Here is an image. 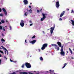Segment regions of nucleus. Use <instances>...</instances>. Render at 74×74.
<instances>
[{
  "label": "nucleus",
  "mask_w": 74,
  "mask_h": 74,
  "mask_svg": "<svg viewBox=\"0 0 74 74\" xmlns=\"http://www.w3.org/2000/svg\"><path fill=\"white\" fill-rule=\"evenodd\" d=\"M25 65L27 68H28V69H30V68H31V67H32V66L28 62H25Z\"/></svg>",
  "instance_id": "obj_1"
},
{
  "label": "nucleus",
  "mask_w": 74,
  "mask_h": 74,
  "mask_svg": "<svg viewBox=\"0 0 74 74\" xmlns=\"http://www.w3.org/2000/svg\"><path fill=\"white\" fill-rule=\"evenodd\" d=\"M46 47H47V43H45L41 47V49L42 50H44Z\"/></svg>",
  "instance_id": "obj_2"
},
{
  "label": "nucleus",
  "mask_w": 74,
  "mask_h": 74,
  "mask_svg": "<svg viewBox=\"0 0 74 74\" xmlns=\"http://www.w3.org/2000/svg\"><path fill=\"white\" fill-rule=\"evenodd\" d=\"M54 29H55L54 27H53L51 28V30H50L51 35H52V33H53V30H54Z\"/></svg>",
  "instance_id": "obj_3"
},
{
  "label": "nucleus",
  "mask_w": 74,
  "mask_h": 74,
  "mask_svg": "<svg viewBox=\"0 0 74 74\" xmlns=\"http://www.w3.org/2000/svg\"><path fill=\"white\" fill-rule=\"evenodd\" d=\"M20 24L21 27H23L24 26V21L23 20H21Z\"/></svg>",
  "instance_id": "obj_4"
},
{
  "label": "nucleus",
  "mask_w": 74,
  "mask_h": 74,
  "mask_svg": "<svg viewBox=\"0 0 74 74\" xmlns=\"http://www.w3.org/2000/svg\"><path fill=\"white\" fill-rule=\"evenodd\" d=\"M56 8H59V6H60V4H59V1H57L56 2Z\"/></svg>",
  "instance_id": "obj_5"
},
{
  "label": "nucleus",
  "mask_w": 74,
  "mask_h": 74,
  "mask_svg": "<svg viewBox=\"0 0 74 74\" xmlns=\"http://www.w3.org/2000/svg\"><path fill=\"white\" fill-rule=\"evenodd\" d=\"M65 11H63L61 13L60 15V18H61V17H62V16H63L64 15V14H65Z\"/></svg>",
  "instance_id": "obj_6"
},
{
  "label": "nucleus",
  "mask_w": 74,
  "mask_h": 74,
  "mask_svg": "<svg viewBox=\"0 0 74 74\" xmlns=\"http://www.w3.org/2000/svg\"><path fill=\"white\" fill-rule=\"evenodd\" d=\"M2 10L4 12L5 14V15H6L7 14V11H6V10L4 8H2Z\"/></svg>",
  "instance_id": "obj_7"
},
{
  "label": "nucleus",
  "mask_w": 74,
  "mask_h": 74,
  "mask_svg": "<svg viewBox=\"0 0 74 74\" xmlns=\"http://www.w3.org/2000/svg\"><path fill=\"white\" fill-rule=\"evenodd\" d=\"M23 2L25 5H27L28 4V1L27 0H24Z\"/></svg>",
  "instance_id": "obj_8"
},
{
  "label": "nucleus",
  "mask_w": 74,
  "mask_h": 74,
  "mask_svg": "<svg viewBox=\"0 0 74 74\" xmlns=\"http://www.w3.org/2000/svg\"><path fill=\"white\" fill-rule=\"evenodd\" d=\"M60 53L61 55H62V56H65V53L63 51H61V52Z\"/></svg>",
  "instance_id": "obj_9"
},
{
  "label": "nucleus",
  "mask_w": 74,
  "mask_h": 74,
  "mask_svg": "<svg viewBox=\"0 0 74 74\" xmlns=\"http://www.w3.org/2000/svg\"><path fill=\"white\" fill-rule=\"evenodd\" d=\"M36 42V40H33L29 42L31 44H34Z\"/></svg>",
  "instance_id": "obj_10"
},
{
  "label": "nucleus",
  "mask_w": 74,
  "mask_h": 74,
  "mask_svg": "<svg viewBox=\"0 0 74 74\" xmlns=\"http://www.w3.org/2000/svg\"><path fill=\"white\" fill-rule=\"evenodd\" d=\"M57 44H58V45H59L60 47H62V44H61V42H57Z\"/></svg>",
  "instance_id": "obj_11"
},
{
  "label": "nucleus",
  "mask_w": 74,
  "mask_h": 74,
  "mask_svg": "<svg viewBox=\"0 0 74 74\" xmlns=\"http://www.w3.org/2000/svg\"><path fill=\"white\" fill-rule=\"evenodd\" d=\"M55 48L56 49H57V51H59V47H58V46L56 45V46H55Z\"/></svg>",
  "instance_id": "obj_12"
},
{
  "label": "nucleus",
  "mask_w": 74,
  "mask_h": 74,
  "mask_svg": "<svg viewBox=\"0 0 74 74\" xmlns=\"http://www.w3.org/2000/svg\"><path fill=\"white\" fill-rule=\"evenodd\" d=\"M1 47H2L3 49L4 50H5L6 51H7V52H8V50H7V49H6L4 47H3V46H1Z\"/></svg>",
  "instance_id": "obj_13"
},
{
  "label": "nucleus",
  "mask_w": 74,
  "mask_h": 74,
  "mask_svg": "<svg viewBox=\"0 0 74 74\" xmlns=\"http://www.w3.org/2000/svg\"><path fill=\"white\" fill-rule=\"evenodd\" d=\"M42 15L43 16V18H41V19H45V18H46V17L45 16V14H42Z\"/></svg>",
  "instance_id": "obj_14"
},
{
  "label": "nucleus",
  "mask_w": 74,
  "mask_h": 74,
  "mask_svg": "<svg viewBox=\"0 0 74 74\" xmlns=\"http://www.w3.org/2000/svg\"><path fill=\"white\" fill-rule=\"evenodd\" d=\"M71 22H72L71 24L73 26H74V21L73 20H71Z\"/></svg>",
  "instance_id": "obj_15"
},
{
  "label": "nucleus",
  "mask_w": 74,
  "mask_h": 74,
  "mask_svg": "<svg viewBox=\"0 0 74 74\" xmlns=\"http://www.w3.org/2000/svg\"><path fill=\"white\" fill-rule=\"evenodd\" d=\"M39 59L41 60V61H43V58H42V57H40L39 58Z\"/></svg>",
  "instance_id": "obj_16"
},
{
  "label": "nucleus",
  "mask_w": 74,
  "mask_h": 74,
  "mask_svg": "<svg viewBox=\"0 0 74 74\" xmlns=\"http://www.w3.org/2000/svg\"><path fill=\"white\" fill-rule=\"evenodd\" d=\"M67 64L65 63L64 64V66L62 68V69H63L64 68V67H65V66H66L67 65Z\"/></svg>",
  "instance_id": "obj_17"
},
{
  "label": "nucleus",
  "mask_w": 74,
  "mask_h": 74,
  "mask_svg": "<svg viewBox=\"0 0 74 74\" xmlns=\"http://www.w3.org/2000/svg\"><path fill=\"white\" fill-rule=\"evenodd\" d=\"M69 51H70L71 54H73V51H72V50H71V49H70V48H69Z\"/></svg>",
  "instance_id": "obj_18"
},
{
  "label": "nucleus",
  "mask_w": 74,
  "mask_h": 74,
  "mask_svg": "<svg viewBox=\"0 0 74 74\" xmlns=\"http://www.w3.org/2000/svg\"><path fill=\"white\" fill-rule=\"evenodd\" d=\"M1 40L2 41H3V42H5V40L3 38L1 39Z\"/></svg>",
  "instance_id": "obj_19"
},
{
  "label": "nucleus",
  "mask_w": 74,
  "mask_h": 74,
  "mask_svg": "<svg viewBox=\"0 0 74 74\" xmlns=\"http://www.w3.org/2000/svg\"><path fill=\"white\" fill-rule=\"evenodd\" d=\"M63 46H61L60 51H63Z\"/></svg>",
  "instance_id": "obj_20"
},
{
  "label": "nucleus",
  "mask_w": 74,
  "mask_h": 74,
  "mask_svg": "<svg viewBox=\"0 0 74 74\" xmlns=\"http://www.w3.org/2000/svg\"><path fill=\"white\" fill-rule=\"evenodd\" d=\"M56 45H55V44H51V45L52 46H53H53L55 47Z\"/></svg>",
  "instance_id": "obj_21"
},
{
  "label": "nucleus",
  "mask_w": 74,
  "mask_h": 74,
  "mask_svg": "<svg viewBox=\"0 0 74 74\" xmlns=\"http://www.w3.org/2000/svg\"><path fill=\"white\" fill-rule=\"evenodd\" d=\"M29 13H32V9H30L29 10Z\"/></svg>",
  "instance_id": "obj_22"
},
{
  "label": "nucleus",
  "mask_w": 74,
  "mask_h": 74,
  "mask_svg": "<svg viewBox=\"0 0 74 74\" xmlns=\"http://www.w3.org/2000/svg\"><path fill=\"white\" fill-rule=\"evenodd\" d=\"M25 64H23L21 66L22 68H24V66H25Z\"/></svg>",
  "instance_id": "obj_23"
},
{
  "label": "nucleus",
  "mask_w": 74,
  "mask_h": 74,
  "mask_svg": "<svg viewBox=\"0 0 74 74\" xmlns=\"http://www.w3.org/2000/svg\"><path fill=\"white\" fill-rule=\"evenodd\" d=\"M36 38V36L34 35L32 37V38Z\"/></svg>",
  "instance_id": "obj_24"
},
{
  "label": "nucleus",
  "mask_w": 74,
  "mask_h": 74,
  "mask_svg": "<svg viewBox=\"0 0 74 74\" xmlns=\"http://www.w3.org/2000/svg\"><path fill=\"white\" fill-rule=\"evenodd\" d=\"M51 71V70H50L49 71H50V73H53V72L54 71Z\"/></svg>",
  "instance_id": "obj_25"
},
{
  "label": "nucleus",
  "mask_w": 74,
  "mask_h": 74,
  "mask_svg": "<svg viewBox=\"0 0 74 74\" xmlns=\"http://www.w3.org/2000/svg\"><path fill=\"white\" fill-rule=\"evenodd\" d=\"M0 30H3V28H2V27L0 25Z\"/></svg>",
  "instance_id": "obj_26"
},
{
  "label": "nucleus",
  "mask_w": 74,
  "mask_h": 74,
  "mask_svg": "<svg viewBox=\"0 0 74 74\" xmlns=\"http://www.w3.org/2000/svg\"><path fill=\"white\" fill-rule=\"evenodd\" d=\"M24 15H25V16H27V12H26L25 13Z\"/></svg>",
  "instance_id": "obj_27"
},
{
  "label": "nucleus",
  "mask_w": 74,
  "mask_h": 74,
  "mask_svg": "<svg viewBox=\"0 0 74 74\" xmlns=\"http://www.w3.org/2000/svg\"><path fill=\"white\" fill-rule=\"evenodd\" d=\"M1 22L3 23H4V20H2L1 21Z\"/></svg>",
  "instance_id": "obj_28"
},
{
  "label": "nucleus",
  "mask_w": 74,
  "mask_h": 74,
  "mask_svg": "<svg viewBox=\"0 0 74 74\" xmlns=\"http://www.w3.org/2000/svg\"><path fill=\"white\" fill-rule=\"evenodd\" d=\"M0 52H1V53H3V54L4 53V52H3V51L1 50H0Z\"/></svg>",
  "instance_id": "obj_29"
},
{
  "label": "nucleus",
  "mask_w": 74,
  "mask_h": 74,
  "mask_svg": "<svg viewBox=\"0 0 74 74\" xmlns=\"http://www.w3.org/2000/svg\"><path fill=\"white\" fill-rule=\"evenodd\" d=\"M37 11V12L38 13H39V12H40V10H37V11Z\"/></svg>",
  "instance_id": "obj_30"
},
{
  "label": "nucleus",
  "mask_w": 74,
  "mask_h": 74,
  "mask_svg": "<svg viewBox=\"0 0 74 74\" xmlns=\"http://www.w3.org/2000/svg\"><path fill=\"white\" fill-rule=\"evenodd\" d=\"M4 59H5L6 60H7V57H5V56H4Z\"/></svg>",
  "instance_id": "obj_31"
},
{
  "label": "nucleus",
  "mask_w": 74,
  "mask_h": 74,
  "mask_svg": "<svg viewBox=\"0 0 74 74\" xmlns=\"http://www.w3.org/2000/svg\"><path fill=\"white\" fill-rule=\"evenodd\" d=\"M0 16H3V14H2V13H1L0 14Z\"/></svg>",
  "instance_id": "obj_32"
},
{
  "label": "nucleus",
  "mask_w": 74,
  "mask_h": 74,
  "mask_svg": "<svg viewBox=\"0 0 74 74\" xmlns=\"http://www.w3.org/2000/svg\"><path fill=\"white\" fill-rule=\"evenodd\" d=\"M10 62H14V61H13L11 59H10Z\"/></svg>",
  "instance_id": "obj_33"
},
{
  "label": "nucleus",
  "mask_w": 74,
  "mask_h": 74,
  "mask_svg": "<svg viewBox=\"0 0 74 74\" xmlns=\"http://www.w3.org/2000/svg\"><path fill=\"white\" fill-rule=\"evenodd\" d=\"M44 19H41L40 21H44Z\"/></svg>",
  "instance_id": "obj_34"
},
{
  "label": "nucleus",
  "mask_w": 74,
  "mask_h": 74,
  "mask_svg": "<svg viewBox=\"0 0 74 74\" xmlns=\"http://www.w3.org/2000/svg\"><path fill=\"white\" fill-rule=\"evenodd\" d=\"M10 30H11L12 27H11V26H10Z\"/></svg>",
  "instance_id": "obj_35"
},
{
  "label": "nucleus",
  "mask_w": 74,
  "mask_h": 74,
  "mask_svg": "<svg viewBox=\"0 0 74 74\" xmlns=\"http://www.w3.org/2000/svg\"><path fill=\"white\" fill-rule=\"evenodd\" d=\"M11 74H16V73L15 72H13V73H12Z\"/></svg>",
  "instance_id": "obj_36"
},
{
  "label": "nucleus",
  "mask_w": 74,
  "mask_h": 74,
  "mask_svg": "<svg viewBox=\"0 0 74 74\" xmlns=\"http://www.w3.org/2000/svg\"><path fill=\"white\" fill-rule=\"evenodd\" d=\"M29 23H32V20H30L29 21Z\"/></svg>",
  "instance_id": "obj_37"
},
{
  "label": "nucleus",
  "mask_w": 74,
  "mask_h": 74,
  "mask_svg": "<svg viewBox=\"0 0 74 74\" xmlns=\"http://www.w3.org/2000/svg\"><path fill=\"white\" fill-rule=\"evenodd\" d=\"M2 10L1 8H0V12H1Z\"/></svg>",
  "instance_id": "obj_38"
},
{
  "label": "nucleus",
  "mask_w": 74,
  "mask_h": 74,
  "mask_svg": "<svg viewBox=\"0 0 74 74\" xmlns=\"http://www.w3.org/2000/svg\"><path fill=\"white\" fill-rule=\"evenodd\" d=\"M59 21H62V19H59Z\"/></svg>",
  "instance_id": "obj_39"
},
{
  "label": "nucleus",
  "mask_w": 74,
  "mask_h": 74,
  "mask_svg": "<svg viewBox=\"0 0 74 74\" xmlns=\"http://www.w3.org/2000/svg\"><path fill=\"white\" fill-rule=\"evenodd\" d=\"M71 11H71V13H73V10H72Z\"/></svg>",
  "instance_id": "obj_40"
},
{
  "label": "nucleus",
  "mask_w": 74,
  "mask_h": 74,
  "mask_svg": "<svg viewBox=\"0 0 74 74\" xmlns=\"http://www.w3.org/2000/svg\"><path fill=\"white\" fill-rule=\"evenodd\" d=\"M1 60H0V64H1Z\"/></svg>",
  "instance_id": "obj_41"
},
{
  "label": "nucleus",
  "mask_w": 74,
  "mask_h": 74,
  "mask_svg": "<svg viewBox=\"0 0 74 74\" xmlns=\"http://www.w3.org/2000/svg\"><path fill=\"white\" fill-rule=\"evenodd\" d=\"M33 25V24H30V26H32Z\"/></svg>",
  "instance_id": "obj_42"
},
{
  "label": "nucleus",
  "mask_w": 74,
  "mask_h": 74,
  "mask_svg": "<svg viewBox=\"0 0 74 74\" xmlns=\"http://www.w3.org/2000/svg\"><path fill=\"white\" fill-rule=\"evenodd\" d=\"M26 40H25V42L26 43H27V42H26Z\"/></svg>",
  "instance_id": "obj_43"
},
{
  "label": "nucleus",
  "mask_w": 74,
  "mask_h": 74,
  "mask_svg": "<svg viewBox=\"0 0 74 74\" xmlns=\"http://www.w3.org/2000/svg\"><path fill=\"white\" fill-rule=\"evenodd\" d=\"M29 8H31V6H30V5H29Z\"/></svg>",
  "instance_id": "obj_44"
},
{
  "label": "nucleus",
  "mask_w": 74,
  "mask_h": 74,
  "mask_svg": "<svg viewBox=\"0 0 74 74\" xmlns=\"http://www.w3.org/2000/svg\"><path fill=\"white\" fill-rule=\"evenodd\" d=\"M3 30L4 31H5V29H4V28H3Z\"/></svg>",
  "instance_id": "obj_45"
},
{
  "label": "nucleus",
  "mask_w": 74,
  "mask_h": 74,
  "mask_svg": "<svg viewBox=\"0 0 74 74\" xmlns=\"http://www.w3.org/2000/svg\"><path fill=\"white\" fill-rule=\"evenodd\" d=\"M2 35L3 36H4V34H3V33H2Z\"/></svg>",
  "instance_id": "obj_46"
},
{
  "label": "nucleus",
  "mask_w": 74,
  "mask_h": 74,
  "mask_svg": "<svg viewBox=\"0 0 74 74\" xmlns=\"http://www.w3.org/2000/svg\"><path fill=\"white\" fill-rule=\"evenodd\" d=\"M5 54H6V51H5Z\"/></svg>",
  "instance_id": "obj_47"
},
{
  "label": "nucleus",
  "mask_w": 74,
  "mask_h": 74,
  "mask_svg": "<svg viewBox=\"0 0 74 74\" xmlns=\"http://www.w3.org/2000/svg\"><path fill=\"white\" fill-rule=\"evenodd\" d=\"M7 52V55H8V52Z\"/></svg>",
  "instance_id": "obj_48"
},
{
  "label": "nucleus",
  "mask_w": 74,
  "mask_h": 74,
  "mask_svg": "<svg viewBox=\"0 0 74 74\" xmlns=\"http://www.w3.org/2000/svg\"><path fill=\"white\" fill-rule=\"evenodd\" d=\"M41 11H42V9H41L40 10V12H41Z\"/></svg>",
  "instance_id": "obj_49"
},
{
  "label": "nucleus",
  "mask_w": 74,
  "mask_h": 74,
  "mask_svg": "<svg viewBox=\"0 0 74 74\" xmlns=\"http://www.w3.org/2000/svg\"><path fill=\"white\" fill-rule=\"evenodd\" d=\"M14 62V63H16V61H14V62Z\"/></svg>",
  "instance_id": "obj_50"
},
{
  "label": "nucleus",
  "mask_w": 74,
  "mask_h": 74,
  "mask_svg": "<svg viewBox=\"0 0 74 74\" xmlns=\"http://www.w3.org/2000/svg\"><path fill=\"white\" fill-rule=\"evenodd\" d=\"M0 57H1V55L0 54Z\"/></svg>",
  "instance_id": "obj_51"
},
{
  "label": "nucleus",
  "mask_w": 74,
  "mask_h": 74,
  "mask_svg": "<svg viewBox=\"0 0 74 74\" xmlns=\"http://www.w3.org/2000/svg\"><path fill=\"white\" fill-rule=\"evenodd\" d=\"M66 52H67V53H68L69 52H68V51H67Z\"/></svg>",
  "instance_id": "obj_52"
},
{
  "label": "nucleus",
  "mask_w": 74,
  "mask_h": 74,
  "mask_svg": "<svg viewBox=\"0 0 74 74\" xmlns=\"http://www.w3.org/2000/svg\"><path fill=\"white\" fill-rule=\"evenodd\" d=\"M0 25H1V22H0Z\"/></svg>",
  "instance_id": "obj_53"
},
{
  "label": "nucleus",
  "mask_w": 74,
  "mask_h": 74,
  "mask_svg": "<svg viewBox=\"0 0 74 74\" xmlns=\"http://www.w3.org/2000/svg\"><path fill=\"white\" fill-rule=\"evenodd\" d=\"M6 22H8V21H7V20L6 21Z\"/></svg>",
  "instance_id": "obj_54"
},
{
  "label": "nucleus",
  "mask_w": 74,
  "mask_h": 74,
  "mask_svg": "<svg viewBox=\"0 0 74 74\" xmlns=\"http://www.w3.org/2000/svg\"><path fill=\"white\" fill-rule=\"evenodd\" d=\"M72 59H74V58H72Z\"/></svg>",
  "instance_id": "obj_55"
},
{
  "label": "nucleus",
  "mask_w": 74,
  "mask_h": 74,
  "mask_svg": "<svg viewBox=\"0 0 74 74\" xmlns=\"http://www.w3.org/2000/svg\"><path fill=\"white\" fill-rule=\"evenodd\" d=\"M42 32H43V33H44V31H43Z\"/></svg>",
  "instance_id": "obj_56"
},
{
  "label": "nucleus",
  "mask_w": 74,
  "mask_h": 74,
  "mask_svg": "<svg viewBox=\"0 0 74 74\" xmlns=\"http://www.w3.org/2000/svg\"><path fill=\"white\" fill-rule=\"evenodd\" d=\"M32 4V3H30V4Z\"/></svg>",
  "instance_id": "obj_57"
},
{
  "label": "nucleus",
  "mask_w": 74,
  "mask_h": 74,
  "mask_svg": "<svg viewBox=\"0 0 74 74\" xmlns=\"http://www.w3.org/2000/svg\"><path fill=\"white\" fill-rule=\"evenodd\" d=\"M68 11H69V9H68Z\"/></svg>",
  "instance_id": "obj_58"
},
{
  "label": "nucleus",
  "mask_w": 74,
  "mask_h": 74,
  "mask_svg": "<svg viewBox=\"0 0 74 74\" xmlns=\"http://www.w3.org/2000/svg\"><path fill=\"white\" fill-rule=\"evenodd\" d=\"M47 73H48V71H47Z\"/></svg>",
  "instance_id": "obj_59"
},
{
  "label": "nucleus",
  "mask_w": 74,
  "mask_h": 74,
  "mask_svg": "<svg viewBox=\"0 0 74 74\" xmlns=\"http://www.w3.org/2000/svg\"><path fill=\"white\" fill-rule=\"evenodd\" d=\"M5 27H7L6 26H5Z\"/></svg>",
  "instance_id": "obj_60"
},
{
  "label": "nucleus",
  "mask_w": 74,
  "mask_h": 74,
  "mask_svg": "<svg viewBox=\"0 0 74 74\" xmlns=\"http://www.w3.org/2000/svg\"><path fill=\"white\" fill-rule=\"evenodd\" d=\"M47 45H48V44H47Z\"/></svg>",
  "instance_id": "obj_61"
},
{
  "label": "nucleus",
  "mask_w": 74,
  "mask_h": 74,
  "mask_svg": "<svg viewBox=\"0 0 74 74\" xmlns=\"http://www.w3.org/2000/svg\"><path fill=\"white\" fill-rule=\"evenodd\" d=\"M0 49H2L0 47Z\"/></svg>",
  "instance_id": "obj_62"
},
{
  "label": "nucleus",
  "mask_w": 74,
  "mask_h": 74,
  "mask_svg": "<svg viewBox=\"0 0 74 74\" xmlns=\"http://www.w3.org/2000/svg\"><path fill=\"white\" fill-rule=\"evenodd\" d=\"M2 42V43H3V42Z\"/></svg>",
  "instance_id": "obj_63"
},
{
  "label": "nucleus",
  "mask_w": 74,
  "mask_h": 74,
  "mask_svg": "<svg viewBox=\"0 0 74 74\" xmlns=\"http://www.w3.org/2000/svg\"><path fill=\"white\" fill-rule=\"evenodd\" d=\"M31 56H30V57H31Z\"/></svg>",
  "instance_id": "obj_64"
}]
</instances>
